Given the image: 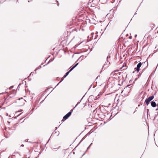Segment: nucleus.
Masks as SVG:
<instances>
[{"label": "nucleus", "instance_id": "obj_1", "mask_svg": "<svg viewBox=\"0 0 158 158\" xmlns=\"http://www.w3.org/2000/svg\"><path fill=\"white\" fill-rule=\"evenodd\" d=\"M154 98V96L152 95L150 97H149L147 98L145 100V102L148 106L149 104V102L152 101Z\"/></svg>", "mask_w": 158, "mask_h": 158}, {"label": "nucleus", "instance_id": "obj_2", "mask_svg": "<svg viewBox=\"0 0 158 158\" xmlns=\"http://www.w3.org/2000/svg\"><path fill=\"white\" fill-rule=\"evenodd\" d=\"M73 111V109L71 111L69 112L67 114H66L65 116H64L63 118V119L64 120H66L71 115L72 112Z\"/></svg>", "mask_w": 158, "mask_h": 158}, {"label": "nucleus", "instance_id": "obj_3", "mask_svg": "<svg viewBox=\"0 0 158 158\" xmlns=\"http://www.w3.org/2000/svg\"><path fill=\"white\" fill-rule=\"evenodd\" d=\"M142 64V63L141 62L139 63L137 66V67L135 68V69L136 71L138 73L140 70V68L141 67V65Z\"/></svg>", "mask_w": 158, "mask_h": 158}, {"label": "nucleus", "instance_id": "obj_4", "mask_svg": "<svg viewBox=\"0 0 158 158\" xmlns=\"http://www.w3.org/2000/svg\"><path fill=\"white\" fill-rule=\"evenodd\" d=\"M151 105L153 107H155L156 106V104L155 102L152 101L151 103Z\"/></svg>", "mask_w": 158, "mask_h": 158}, {"label": "nucleus", "instance_id": "obj_5", "mask_svg": "<svg viewBox=\"0 0 158 158\" xmlns=\"http://www.w3.org/2000/svg\"><path fill=\"white\" fill-rule=\"evenodd\" d=\"M94 99V100H95L96 99H97V98L96 97H95V98H94V97L93 95H91L89 96V100H90V99Z\"/></svg>", "mask_w": 158, "mask_h": 158}, {"label": "nucleus", "instance_id": "obj_6", "mask_svg": "<svg viewBox=\"0 0 158 158\" xmlns=\"http://www.w3.org/2000/svg\"><path fill=\"white\" fill-rule=\"evenodd\" d=\"M71 71H70V70L69 71L67 72L65 74L63 77V78H65V77H66L68 75V74H69V73Z\"/></svg>", "mask_w": 158, "mask_h": 158}, {"label": "nucleus", "instance_id": "obj_7", "mask_svg": "<svg viewBox=\"0 0 158 158\" xmlns=\"http://www.w3.org/2000/svg\"><path fill=\"white\" fill-rule=\"evenodd\" d=\"M78 64V63H77L73 67L70 69V71H72L74 68H75Z\"/></svg>", "mask_w": 158, "mask_h": 158}, {"label": "nucleus", "instance_id": "obj_8", "mask_svg": "<svg viewBox=\"0 0 158 158\" xmlns=\"http://www.w3.org/2000/svg\"><path fill=\"white\" fill-rule=\"evenodd\" d=\"M107 0H99V1L102 4H104L106 3Z\"/></svg>", "mask_w": 158, "mask_h": 158}, {"label": "nucleus", "instance_id": "obj_9", "mask_svg": "<svg viewBox=\"0 0 158 158\" xmlns=\"http://www.w3.org/2000/svg\"><path fill=\"white\" fill-rule=\"evenodd\" d=\"M64 78H63V77L61 79V81L58 83V84L56 86L58 85L64 79Z\"/></svg>", "mask_w": 158, "mask_h": 158}, {"label": "nucleus", "instance_id": "obj_10", "mask_svg": "<svg viewBox=\"0 0 158 158\" xmlns=\"http://www.w3.org/2000/svg\"><path fill=\"white\" fill-rule=\"evenodd\" d=\"M144 69H143V70L142 71L141 73H140V72L139 73V76H140L142 74V73L144 71Z\"/></svg>", "mask_w": 158, "mask_h": 158}, {"label": "nucleus", "instance_id": "obj_11", "mask_svg": "<svg viewBox=\"0 0 158 158\" xmlns=\"http://www.w3.org/2000/svg\"><path fill=\"white\" fill-rule=\"evenodd\" d=\"M110 62L109 61H108L107 60V61L106 62V64H110Z\"/></svg>", "mask_w": 158, "mask_h": 158}, {"label": "nucleus", "instance_id": "obj_12", "mask_svg": "<svg viewBox=\"0 0 158 158\" xmlns=\"http://www.w3.org/2000/svg\"><path fill=\"white\" fill-rule=\"evenodd\" d=\"M80 102H78L77 103V104L75 106L74 108L76 107L77 106L78 104H79L80 103Z\"/></svg>", "mask_w": 158, "mask_h": 158}, {"label": "nucleus", "instance_id": "obj_13", "mask_svg": "<svg viewBox=\"0 0 158 158\" xmlns=\"http://www.w3.org/2000/svg\"><path fill=\"white\" fill-rule=\"evenodd\" d=\"M92 144V143H91L90 145H89V147L87 148V150L89 148V147H90V146Z\"/></svg>", "mask_w": 158, "mask_h": 158}, {"label": "nucleus", "instance_id": "obj_14", "mask_svg": "<svg viewBox=\"0 0 158 158\" xmlns=\"http://www.w3.org/2000/svg\"><path fill=\"white\" fill-rule=\"evenodd\" d=\"M149 112V110L148 109H147V114H148V113Z\"/></svg>", "mask_w": 158, "mask_h": 158}, {"label": "nucleus", "instance_id": "obj_15", "mask_svg": "<svg viewBox=\"0 0 158 158\" xmlns=\"http://www.w3.org/2000/svg\"><path fill=\"white\" fill-rule=\"evenodd\" d=\"M110 56H108L107 57V59H108V58H110Z\"/></svg>", "mask_w": 158, "mask_h": 158}, {"label": "nucleus", "instance_id": "obj_16", "mask_svg": "<svg viewBox=\"0 0 158 158\" xmlns=\"http://www.w3.org/2000/svg\"><path fill=\"white\" fill-rule=\"evenodd\" d=\"M21 146H22V147H23V146H24V145L23 144H22V145H21Z\"/></svg>", "mask_w": 158, "mask_h": 158}, {"label": "nucleus", "instance_id": "obj_17", "mask_svg": "<svg viewBox=\"0 0 158 158\" xmlns=\"http://www.w3.org/2000/svg\"><path fill=\"white\" fill-rule=\"evenodd\" d=\"M81 56L78 59V60H79L81 58Z\"/></svg>", "mask_w": 158, "mask_h": 158}, {"label": "nucleus", "instance_id": "obj_18", "mask_svg": "<svg viewBox=\"0 0 158 158\" xmlns=\"http://www.w3.org/2000/svg\"><path fill=\"white\" fill-rule=\"evenodd\" d=\"M136 36H137V35H135V37H136Z\"/></svg>", "mask_w": 158, "mask_h": 158}, {"label": "nucleus", "instance_id": "obj_19", "mask_svg": "<svg viewBox=\"0 0 158 158\" xmlns=\"http://www.w3.org/2000/svg\"><path fill=\"white\" fill-rule=\"evenodd\" d=\"M158 110V109H156V110Z\"/></svg>", "mask_w": 158, "mask_h": 158}, {"label": "nucleus", "instance_id": "obj_20", "mask_svg": "<svg viewBox=\"0 0 158 158\" xmlns=\"http://www.w3.org/2000/svg\"><path fill=\"white\" fill-rule=\"evenodd\" d=\"M92 48L91 49H90V51H92Z\"/></svg>", "mask_w": 158, "mask_h": 158}, {"label": "nucleus", "instance_id": "obj_21", "mask_svg": "<svg viewBox=\"0 0 158 158\" xmlns=\"http://www.w3.org/2000/svg\"><path fill=\"white\" fill-rule=\"evenodd\" d=\"M115 71H114V72H115Z\"/></svg>", "mask_w": 158, "mask_h": 158}, {"label": "nucleus", "instance_id": "obj_22", "mask_svg": "<svg viewBox=\"0 0 158 158\" xmlns=\"http://www.w3.org/2000/svg\"><path fill=\"white\" fill-rule=\"evenodd\" d=\"M85 154V153L83 154V155H82V156H83L84 155V154Z\"/></svg>", "mask_w": 158, "mask_h": 158}, {"label": "nucleus", "instance_id": "obj_23", "mask_svg": "<svg viewBox=\"0 0 158 158\" xmlns=\"http://www.w3.org/2000/svg\"><path fill=\"white\" fill-rule=\"evenodd\" d=\"M82 60V59H81V60Z\"/></svg>", "mask_w": 158, "mask_h": 158}, {"label": "nucleus", "instance_id": "obj_24", "mask_svg": "<svg viewBox=\"0 0 158 158\" xmlns=\"http://www.w3.org/2000/svg\"><path fill=\"white\" fill-rule=\"evenodd\" d=\"M130 85H128V86H130Z\"/></svg>", "mask_w": 158, "mask_h": 158}, {"label": "nucleus", "instance_id": "obj_25", "mask_svg": "<svg viewBox=\"0 0 158 158\" xmlns=\"http://www.w3.org/2000/svg\"><path fill=\"white\" fill-rule=\"evenodd\" d=\"M36 70H37V69H35V71H36Z\"/></svg>", "mask_w": 158, "mask_h": 158}, {"label": "nucleus", "instance_id": "obj_26", "mask_svg": "<svg viewBox=\"0 0 158 158\" xmlns=\"http://www.w3.org/2000/svg\"><path fill=\"white\" fill-rule=\"evenodd\" d=\"M21 85V84H19V85Z\"/></svg>", "mask_w": 158, "mask_h": 158}]
</instances>
